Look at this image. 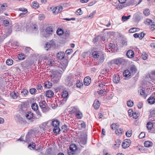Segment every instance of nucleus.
<instances>
[{"label": "nucleus", "instance_id": "f257e3e1", "mask_svg": "<svg viewBox=\"0 0 155 155\" xmlns=\"http://www.w3.org/2000/svg\"><path fill=\"white\" fill-rule=\"evenodd\" d=\"M77 78V76L72 74H70L65 79V84L69 87L73 86L76 81Z\"/></svg>", "mask_w": 155, "mask_h": 155}, {"label": "nucleus", "instance_id": "f03ea898", "mask_svg": "<svg viewBox=\"0 0 155 155\" xmlns=\"http://www.w3.org/2000/svg\"><path fill=\"white\" fill-rule=\"evenodd\" d=\"M87 140V135L86 132H83L81 134V137L79 139L78 143L82 147L86 146Z\"/></svg>", "mask_w": 155, "mask_h": 155}, {"label": "nucleus", "instance_id": "7ed1b4c3", "mask_svg": "<svg viewBox=\"0 0 155 155\" xmlns=\"http://www.w3.org/2000/svg\"><path fill=\"white\" fill-rule=\"evenodd\" d=\"M60 124L59 121L58 120H54L52 121L51 124L54 127L53 128V132L55 134H60L61 131L59 126Z\"/></svg>", "mask_w": 155, "mask_h": 155}, {"label": "nucleus", "instance_id": "20e7f679", "mask_svg": "<svg viewBox=\"0 0 155 155\" xmlns=\"http://www.w3.org/2000/svg\"><path fill=\"white\" fill-rule=\"evenodd\" d=\"M52 75L51 76V81L54 83H57L59 81L60 79V73L58 71L54 70L52 71Z\"/></svg>", "mask_w": 155, "mask_h": 155}, {"label": "nucleus", "instance_id": "39448f33", "mask_svg": "<svg viewBox=\"0 0 155 155\" xmlns=\"http://www.w3.org/2000/svg\"><path fill=\"white\" fill-rule=\"evenodd\" d=\"M77 149L75 144H71L70 145L69 149L68 150L67 153L69 155H77L76 152Z\"/></svg>", "mask_w": 155, "mask_h": 155}, {"label": "nucleus", "instance_id": "423d86ee", "mask_svg": "<svg viewBox=\"0 0 155 155\" xmlns=\"http://www.w3.org/2000/svg\"><path fill=\"white\" fill-rule=\"evenodd\" d=\"M126 1V3L124 5L118 4L117 5V8L120 10L124 7L133 5L134 4L135 0H127Z\"/></svg>", "mask_w": 155, "mask_h": 155}, {"label": "nucleus", "instance_id": "0eeeda50", "mask_svg": "<svg viewBox=\"0 0 155 155\" xmlns=\"http://www.w3.org/2000/svg\"><path fill=\"white\" fill-rule=\"evenodd\" d=\"M69 60V58L67 55L65 56L64 58L63 59V60L61 63V64L62 66V69H65L68 66Z\"/></svg>", "mask_w": 155, "mask_h": 155}, {"label": "nucleus", "instance_id": "6e6552de", "mask_svg": "<svg viewBox=\"0 0 155 155\" xmlns=\"http://www.w3.org/2000/svg\"><path fill=\"white\" fill-rule=\"evenodd\" d=\"M127 64L126 60L123 58H117V65H125Z\"/></svg>", "mask_w": 155, "mask_h": 155}, {"label": "nucleus", "instance_id": "1a4fd4ad", "mask_svg": "<svg viewBox=\"0 0 155 155\" xmlns=\"http://www.w3.org/2000/svg\"><path fill=\"white\" fill-rule=\"evenodd\" d=\"M126 55L128 58H132L134 56V51L132 50H129L127 51Z\"/></svg>", "mask_w": 155, "mask_h": 155}, {"label": "nucleus", "instance_id": "9d476101", "mask_svg": "<svg viewBox=\"0 0 155 155\" xmlns=\"http://www.w3.org/2000/svg\"><path fill=\"white\" fill-rule=\"evenodd\" d=\"M109 49L110 50H109L110 52H115L116 51L115 44L110 43L109 45Z\"/></svg>", "mask_w": 155, "mask_h": 155}, {"label": "nucleus", "instance_id": "9b49d317", "mask_svg": "<svg viewBox=\"0 0 155 155\" xmlns=\"http://www.w3.org/2000/svg\"><path fill=\"white\" fill-rule=\"evenodd\" d=\"M91 78L89 76H87L84 78V83L85 86L89 85L91 82Z\"/></svg>", "mask_w": 155, "mask_h": 155}, {"label": "nucleus", "instance_id": "f8f14e48", "mask_svg": "<svg viewBox=\"0 0 155 155\" xmlns=\"http://www.w3.org/2000/svg\"><path fill=\"white\" fill-rule=\"evenodd\" d=\"M76 81V87L78 88H82L83 86V84L82 81L78 80V78H77V80Z\"/></svg>", "mask_w": 155, "mask_h": 155}, {"label": "nucleus", "instance_id": "ddd939ff", "mask_svg": "<svg viewBox=\"0 0 155 155\" xmlns=\"http://www.w3.org/2000/svg\"><path fill=\"white\" fill-rule=\"evenodd\" d=\"M10 96L14 99H16L19 96V94L17 91H14L11 93Z\"/></svg>", "mask_w": 155, "mask_h": 155}, {"label": "nucleus", "instance_id": "4468645a", "mask_svg": "<svg viewBox=\"0 0 155 155\" xmlns=\"http://www.w3.org/2000/svg\"><path fill=\"white\" fill-rule=\"evenodd\" d=\"M131 74H135L137 71V68L136 66L134 64H132L131 65L130 68Z\"/></svg>", "mask_w": 155, "mask_h": 155}, {"label": "nucleus", "instance_id": "2eb2a0df", "mask_svg": "<svg viewBox=\"0 0 155 155\" xmlns=\"http://www.w3.org/2000/svg\"><path fill=\"white\" fill-rule=\"evenodd\" d=\"M65 56H65V54L63 52H60L58 53L57 54V58L60 60L64 58Z\"/></svg>", "mask_w": 155, "mask_h": 155}, {"label": "nucleus", "instance_id": "dca6fc26", "mask_svg": "<svg viewBox=\"0 0 155 155\" xmlns=\"http://www.w3.org/2000/svg\"><path fill=\"white\" fill-rule=\"evenodd\" d=\"M45 31L48 34L51 35L53 32V29L52 26H50L46 27Z\"/></svg>", "mask_w": 155, "mask_h": 155}, {"label": "nucleus", "instance_id": "f3484780", "mask_svg": "<svg viewBox=\"0 0 155 155\" xmlns=\"http://www.w3.org/2000/svg\"><path fill=\"white\" fill-rule=\"evenodd\" d=\"M32 132V130H29L25 138H26V140L25 142L29 143V142H30V135L31 134Z\"/></svg>", "mask_w": 155, "mask_h": 155}, {"label": "nucleus", "instance_id": "a211bd4d", "mask_svg": "<svg viewBox=\"0 0 155 155\" xmlns=\"http://www.w3.org/2000/svg\"><path fill=\"white\" fill-rule=\"evenodd\" d=\"M62 96L64 98L63 99L66 101L68 96V93L67 91H63L62 93Z\"/></svg>", "mask_w": 155, "mask_h": 155}, {"label": "nucleus", "instance_id": "6ab92c4d", "mask_svg": "<svg viewBox=\"0 0 155 155\" xmlns=\"http://www.w3.org/2000/svg\"><path fill=\"white\" fill-rule=\"evenodd\" d=\"M21 93L23 97H26L28 95L29 92L27 90L23 88L21 91Z\"/></svg>", "mask_w": 155, "mask_h": 155}, {"label": "nucleus", "instance_id": "aec40b11", "mask_svg": "<svg viewBox=\"0 0 155 155\" xmlns=\"http://www.w3.org/2000/svg\"><path fill=\"white\" fill-rule=\"evenodd\" d=\"M93 106L94 108L96 110L98 109L100 106V104L99 102V101H97L96 100H95L94 101Z\"/></svg>", "mask_w": 155, "mask_h": 155}, {"label": "nucleus", "instance_id": "412c9836", "mask_svg": "<svg viewBox=\"0 0 155 155\" xmlns=\"http://www.w3.org/2000/svg\"><path fill=\"white\" fill-rule=\"evenodd\" d=\"M8 6L7 3H5L1 5L0 7V12H2L5 11L7 8Z\"/></svg>", "mask_w": 155, "mask_h": 155}, {"label": "nucleus", "instance_id": "4be33fe9", "mask_svg": "<svg viewBox=\"0 0 155 155\" xmlns=\"http://www.w3.org/2000/svg\"><path fill=\"white\" fill-rule=\"evenodd\" d=\"M131 72L128 70L127 69L124 71L123 72L124 76L126 78H128L131 75Z\"/></svg>", "mask_w": 155, "mask_h": 155}, {"label": "nucleus", "instance_id": "5701e85b", "mask_svg": "<svg viewBox=\"0 0 155 155\" xmlns=\"http://www.w3.org/2000/svg\"><path fill=\"white\" fill-rule=\"evenodd\" d=\"M116 64V59H114L111 60L108 63V66L110 68L115 66Z\"/></svg>", "mask_w": 155, "mask_h": 155}, {"label": "nucleus", "instance_id": "b1692460", "mask_svg": "<svg viewBox=\"0 0 155 155\" xmlns=\"http://www.w3.org/2000/svg\"><path fill=\"white\" fill-rule=\"evenodd\" d=\"M54 94L53 92L51 90L47 91L45 93L46 96L48 98L51 97L53 96Z\"/></svg>", "mask_w": 155, "mask_h": 155}, {"label": "nucleus", "instance_id": "393cba45", "mask_svg": "<svg viewBox=\"0 0 155 155\" xmlns=\"http://www.w3.org/2000/svg\"><path fill=\"white\" fill-rule=\"evenodd\" d=\"M144 146L146 147H152L153 145V143L150 141H146L144 143Z\"/></svg>", "mask_w": 155, "mask_h": 155}, {"label": "nucleus", "instance_id": "a878e982", "mask_svg": "<svg viewBox=\"0 0 155 155\" xmlns=\"http://www.w3.org/2000/svg\"><path fill=\"white\" fill-rule=\"evenodd\" d=\"M26 117L28 120H31L33 118V113L31 112H27L26 114Z\"/></svg>", "mask_w": 155, "mask_h": 155}, {"label": "nucleus", "instance_id": "bb28decb", "mask_svg": "<svg viewBox=\"0 0 155 155\" xmlns=\"http://www.w3.org/2000/svg\"><path fill=\"white\" fill-rule=\"evenodd\" d=\"M47 104H46L43 105L42 107L41 108V109L42 111L43 112L45 113L48 111L49 110V108L48 107H47Z\"/></svg>", "mask_w": 155, "mask_h": 155}, {"label": "nucleus", "instance_id": "cd10ccee", "mask_svg": "<svg viewBox=\"0 0 155 155\" xmlns=\"http://www.w3.org/2000/svg\"><path fill=\"white\" fill-rule=\"evenodd\" d=\"M154 124L151 122H148L146 126L148 130H151L153 127V128Z\"/></svg>", "mask_w": 155, "mask_h": 155}, {"label": "nucleus", "instance_id": "c85d7f7f", "mask_svg": "<svg viewBox=\"0 0 155 155\" xmlns=\"http://www.w3.org/2000/svg\"><path fill=\"white\" fill-rule=\"evenodd\" d=\"M110 128L112 130V132H114L116 134V125L115 124H112L110 126Z\"/></svg>", "mask_w": 155, "mask_h": 155}, {"label": "nucleus", "instance_id": "c756f323", "mask_svg": "<svg viewBox=\"0 0 155 155\" xmlns=\"http://www.w3.org/2000/svg\"><path fill=\"white\" fill-rule=\"evenodd\" d=\"M52 86V83L50 81H46L44 87L45 88H49Z\"/></svg>", "mask_w": 155, "mask_h": 155}, {"label": "nucleus", "instance_id": "7c9ffc66", "mask_svg": "<svg viewBox=\"0 0 155 155\" xmlns=\"http://www.w3.org/2000/svg\"><path fill=\"white\" fill-rule=\"evenodd\" d=\"M92 55L94 58H97L99 56L100 54L98 51H94L92 52Z\"/></svg>", "mask_w": 155, "mask_h": 155}, {"label": "nucleus", "instance_id": "2f4dec72", "mask_svg": "<svg viewBox=\"0 0 155 155\" xmlns=\"http://www.w3.org/2000/svg\"><path fill=\"white\" fill-rule=\"evenodd\" d=\"M147 101L149 104H153L155 101V99L153 97H150L147 99Z\"/></svg>", "mask_w": 155, "mask_h": 155}, {"label": "nucleus", "instance_id": "473e14b6", "mask_svg": "<svg viewBox=\"0 0 155 155\" xmlns=\"http://www.w3.org/2000/svg\"><path fill=\"white\" fill-rule=\"evenodd\" d=\"M31 5L35 8H37L39 7V5L36 1L32 2L31 4Z\"/></svg>", "mask_w": 155, "mask_h": 155}, {"label": "nucleus", "instance_id": "72a5a7b5", "mask_svg": "<svg viewBox=\"0 0 155 155\" xmlns=\"http://www.w3.org/2000/svg\"><path fill=\"white\" fill-rule=\"evenodd\" d=\"M61 129L63 132H67L69 129L68 128V126L66 124H64L62 126Z\"/></svg>", "mask_w": 155, "mask_h": 155}, {"label": "nucleus", "instance_id": "f704fd0d", "mask_svg": "<svg viewBox=\"0 0 155 155\" xmlns=\"http://www.w3.org/2000/svg\"><path fill=\"white\" fill-rule=\"evenodd\" d=\"M31 107L33 110L35 111L38 110V104L36 103H34L31 105Z\"/></svg>", "mask_w": 155, "mask_h": 155}, {"label": "nucleus", "instance_id": "c9c22d12", "mask_svg": "<svg viewBox=\"0 0 155 155\" xmlns=\"http://www.w3.org/2000/svg\"><path fill=\"white\" fill-rule=\"evenodd\" d=\"M35 144L34 143L32 142L31 143L29 144L28 145V147L31 150L32 149H35Z\"/></svg>", "mask_w": 155, "mask_h": 155}, {"label": "nucleus", "instance_id": "e433bc0d", "mask_svg": "<svg viewBox=\"0 0 155 155\" xmlns=\"http://www.w3.org/2000/svg\"><path fill=\"white\" fill-rule=\"evenodd\" d=\"M141 57L144 60H147L148 57V55L145 52H143L141 55Z\"/></svg>", "mask_w": 155, "mask_h": 155}, {"label": "nucleus", "instance_id": "4c0bfd02", "mask_svg": "<svg viewBox=\"0 0 155 155\" xmlns=\"http://www.w3.org/2000/svg\"><path fill=\"white\" fill-rule=\"evenodd\" d=\"M25 55L23 53L19 54L18 56V59L20 60H22L24 59L25 58Z\"/></svg>", "mask_w": 155, "mask_h": 155}, {"label": "nucleus", "instance_id": "58836bf2", "mask_svg": "<svg viewBox=\"0 0 155 155\" xmlns=\"http://www.w3.org/2000/svg\"><path fill=\"white\" fill-rule=\"evenodd\" d=\"M130 145L129 143H127L125 141L124 142H123L122 144V148L124 149L128 147Z\"/></svg>", "mask_w": 155, "mask_h": 155}, {"label": "nucleus", "instance_id": "ea45409f", "mask_svg": "<svg viewBox=\"0 0 155 155\" xmlns=\"http://www.w3.org/2000/svg\"><path fill=\"white\" fill-rule=\"evenodd\" d=\"M154 22L153 20L149 19H147L144 22L145 24L147 25H149L151 23L153 24Z\"/></svg>", "mask_w": 155, "mask_h": 155}, {"label": "nucleus", "instance_id": "a19ab883", "mask_svg": "<svg viewBox=\"0 0 155 155\" xmlns=\"http://www.w3.org/2000/svg\"><path fill=\"white\" fill-rule=\"evenodd\" d=\"M143 13L145 16H148L150 14V12L149 9H145L143 11Z\"/></svg>", "mask_w": 155, "mask_h": 155}, {"label": "nucleus", "instance_id": "79ce46f5", "mask_svg": "<svg viewBox=\"0 0 155 155\" xmlns=\"http://www.w3.org/2000/svg\"><path fill=\"white\" fill-rule=\"evenodd\" d=\"M76 113V116L78 119H81L82 117L81 113L79 111H78Z\"/></svg>", "mask_w": 155, "mask_h": 155}, {"label": "nucleus", "instance_id": "37998d69", "mask_svg": "<svg viewBox=\"0 0 155 155\" xmlns=\"http://www.w3.org/2000/svg\"><path fill=\"white\" fill-rule=\"evenodd\" d=\"M139 28H130L129 31L130 33H134L138 31H139Z\"/></svg>", "mask_w": 155, "mask_h": 155}, {"label": "nucleus", "instance_id": "c03bdc74", "mask_svg": "<svg viewBox=\"0 0 155 155\" xmlns=\"http://www.w3.org/2000/svg\"><path fill=\"white\" fill-rule=\"evenodd\" d=\"M13 62L12 59H8L6 61V64L8 65H11L13 64Z\"/></svg>", "mask_w": 155, "mask_h": 155}, {"label": "nucleus", "instance_id": "a18cd8bd", "mask_svg": "<svg viewBox=\"0 0 155 155\" xmlns=\"http://www.w3.org/2000/svg\"><path fill=\"white\" fill-rule=\"evenodd\" d=\"M64 33V31L61 28H58L57 31V33L58 35H61Z\"/></svg>", "mask_w": 155, "mask_h": 155}, {"label": "nucleus", "instance_id": "49530a36", "mask_svg": "<svg viewBox=\"0 0 155 155\" xmlns=\"http://www.w3.org/2000/svg\"><path fill=\"white\" fill-rule=\"evenodd\" d=\"M52 151V149L51 148H48L46 151V154L45 155H51V154H52L51 153Z\"/></svg>", "mask_w": 155, "mask_h": 155}, {"label": "nucleus", "instance_id": "de8ad7c7", "mask_svg": "<svg viewBox=\"0 0 155 155\" xmlns=\"http://www.w3.org/2000/svg\"><path fill=\"white\" fill-rule=\"evenodd\" d=\"M127 106L130 107H132L133 106L134 103L131 101H128L127 102Z\"/></svg>", "mask_w": 155, "mask_h": 155}, {"label": "nucleus", "instance_id": "09e8293b", "mask_svg": "<svg viewBox=\"0 0 155 155\" xmlns=\"http://www.w3.org/2000/svg\"><path fill=\"white\" fill-rule=\"evenodd\" d=\"M36 91V90L35 88H31L29 90V92L32 95L35 94Z\"/></svg>", "mask_w": 155, "mask_h": 155}, {"label": "nucleus", "instance_id": "8fccbe9b", "mask_svg": "<svg viewBox=\"0 0 155 155\" xmlns=\"http://www.w3.org/2000/svg\"><path fill=\"white\" fill-rule=\"evenodd\" d=\"M73 50L72 49H69L67 50L65 52V53L67 55H70L73 52Z\"/></svg>", "mask_w": 155, "mask_h": 155}, {"label": "nucleus", "instance_id": "3c124183", "mask_svg": "<svg viewBox=\"0 0 155 155\" xmlns=\"http://www.w3.org/2000/svg\"><path fill=\"white\" fill-rule=\"evenodd\" d=\"M53 13L55 14H57L60 13V12H58V10L57 7H54L52 10Z\"/></svg>", "mask_w": 155, "mask_h": 155}, {"label": "nucleus", "instance_id": "603ef678", "mask_svg": "<svg viewBox=\"0 0 155 155\" xmlns=\"http://www.w3.org/2000/svg\"><path fill=\"white\" fill-rule=\"evenodd\" d=\"M36 88L38 90H42V86L41 85V84H38L36 85Z\"/></svg>", "mask_w": 155, "mask_h": 155}, {"label": "nucleus", "instance_id": "864d4df0", "mask_svg": "<svg viewBox=\"0 0 155 155\" xmlns=\"http://www.w3.org/2000/svg\"><path fill=\"white\" fill-rule=\"evenodd\" d=\"M130 17H131L130 15H129L127 16H123L122 17V19L124 21H126Z\"/></svg>", "mask_w": 155, "mask_h": 155}, {"label": "nucleus", "instance_id": "5fc2aeb1", "mask_svg": "<svg viewBox=\"0 0 155 155\" xmlns=\"http://www.w3.org/2000/svg\"><path fill=\"white\" fill-rule=\"evenodd\" d=\"M117 131L118 134V135L119 134H122L124 132L123 129L121 128L117 129Z\"/></svg>", "mask_w": 155, "mask_h": 155}, {"label": "nucleus", "instance_id": "6e6d98bb", "mask_svg": "<svg viewBox=\"0 0 155 155\" xmlns=\"http://www.w3.org/2000/svg\"><path fill=\"white\" fill-rule=\"evenodd\" d=\"M138 114L136 112H132V116H133V118L134 119H136L138 117Z\"/></svg>", "mask_w": 155, "mask_h": 155}, {"label": "nucleus", "instance_id": "4d7b16f0", "mask_svg": "<svg viewBox=\"0 0 155 155\" xmlns=\"http://www.w3.org/2000/svg\"><path fill=\"white\" fill-rule=\"evenodd\" d=\"M45 18V15L43 14H41L39 15V19L40 21L43 20Z\"/></svg>", "mask_w": 155, "mask_h": 155}, {"label": "nucleus", "instance_id": "13d9d810", "mask_svg": "<svg viewBox=\"0 0 155 155\" xmlns=\"http://www.w3.org/2000/svg\"><path fill=\"white\" fill-rule=\"evenodd\" d=\"M139 34L140 35H139V38L141 40L144 36L145 34L143 33V32H142Z\"/></svg>", "mask_w": 155, "mask_h": 155}, {"label": "nucleus", "instance_id": "bf43d9fd", "mask_svg": "<svg viewBox=\"0 0 155 155\" xmlns=\"http://www.w3.org/2000/svg\"><path fill=\"white\" fill-rule=\"evenodd\" d=\"M104 91H105V89H101L99 91H97L98 94L100 95H102Z\"/></svg>", "mask_w": 155, "mask_h": 155}, {"label": "nucleus", "instance_id": "052dcab7", "mask_svg": "<svg viewBox=\"0 0 155 155\" xmlns=\"http://www.w3.org/2000/svg\"><path fill=\"white\" fill-rule=\"evenodd\" d=\"M80 125L82 128H85L86 127V125L85 123L83 121H81V123Z\"/></svg>", "mask_w": 155, "mask_h": 155}, {"label": "nucleus", "instance_id": "680f3d73", "mask_svg": "<svg viewBox=\"0 0 155 155\" xmlns=\"http://www.w3.org/2000/svg\"><path fill=\"white\" fill-rule=\"evenodd\" d=\"M132 132L131 131H128L126 133V135L128 137H130L132 135Z\"/></svg>", "mask_w": 155, "mask_h": 155}, {"label": "nucleus", "instance_id": "e2e57ef3", "mask_svg": "<svg viewBox=\"0 0 155 155\" xmlns=\"http://www.w3.org/2000/svg\"><path fill=\"white\" fill-rule=\"evenodd\" d=\"M145 134L144 132H142L140 133L139 136V138L142 139L144 138L145 136Z\"/></svg>", "mask_w": 155, "mask_h": 155}, {"label": "nucleus", "instance_id": "0e129e2a", "mask_svg": "<svg viewBox=\"0 0 155 155\" xmlns=\"http://www.w3.org/2000/svg\"><path fill=\"white\" fill-rule=\"evenodd\" d=\"M143 106V103L141 102H139L137 105V107L138 109H141Z\"/></svg>", "mask_w": 155, "mask_h": 155}, {"label": "nucleus", "instance_id": "69168bd1", "mask_svg": "<svg viewBox=\"0 0 155 155\" xmlns=\"http://www.w3.org/2000/svg\"><path fill=\"white\" fill-rule=\"evenodd\" d=\"M150 29L152 31L155 30V24H152L150 27Z\"/></svg>", "mask_w": 155, "mask_h": 155}, {"label": "nucleus", "instance_id": "338daca9", "mask_svg": "<svg viewBox=\"0 0 155 155\" xmlns=\"http://www.w3.org/2000/svg\"><path fill=\"white\" fill-rule=\"evenodd\" d=\"M139 93H140V94L141 95H144L145 94V91L143 89H140V91H139Z\"/></svg>", "mask_w": 155, "mask_h": 155}, {"label": "nucleus", "instance_id": "774afa93", "mask_svg": "<svg viewBox=\"0 0 155 155\" xmlns=\"http://www.w3.org/2000/svg\"><path fill=\"white\" fill-rule=\"evenodd\" d=\"M54 61L53 60H50L48 62V64L50 65L51 66H53L54 64Z\"/></svg>", "mask_w": 155, "mask_h": 155}]
</instances>
